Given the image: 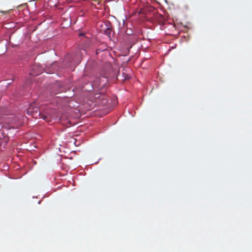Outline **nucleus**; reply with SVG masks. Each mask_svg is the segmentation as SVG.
<instances>
[{
	"label": "nucleus",
	"instance_id": "nucleus-2",
	"mask_svg": "<svg viewBox=\"0 0 252 252\" xmlns=\"http://www.w3.org/2000/svg\"><path fill=\"white\" fill-rule=\"evenodd\" d=\"M39 115L40 116V117L42 119L47 121V122L50 121V118H49L50 116L49 115L41 114L40 113H39Z\"/></svg>",
	"mask_w": 252,
	"mask_h": 252
},
{
	"label": "nucleus",
	"instance_id": "nucleus-5",
	"mask_svg": "<svg viewBox=\"0 0 252 252\" xmlns=\"http://www.w3.org/2000/svg\"><path fill=\"white\" fill-rule=\"evenodd\" d=\"M98 50H97V51H96V53L97 54L98 53Z\"/></svg>",
	"mask_w": 252,
	"mask_h": 252
},
{
	"label": "nucleus",
	"instance_id": "nucleus-3",
	"mask_svg": "<svg viewBox=\"0 0 252 252\" xmlns=\"http://www.w3.org/2000/svg\"><path fill=\"white\" fill-rule=\"evenodd\" d=\"M80 62V61H79L78 62H77V63H75L76 64H78Z\"/></svg>",
	"mask_w": 252,
	"mask_h": 252
},
{
	"label": "nucleus",
	"instance_id": "nucleus-4",
	"mask_svg": "<svg viewBox=\"0 0 252 252\" xmlns=\"http://www.w3.org/2000/svg\"><path fill=\"white\" fill-rule=\"evenodd\" d=\"M107 103V102L106 100L104 102H103L104 104H106Z\"/></svg>",
	"mask_w": 252,
	"mask_h": 252
},
{
	"label": "nucleus",
	"instance_id": "nucleus-1",
	"mask_svg": "<svg viewBox=\"0 0 252 252\" xmlns=\"http://www.w3.org/2000/svg\"><path fill=\"white\" fill-rule=\"evenodd\" d=\"M94 98L98 100H106L107 96L105 94H94Z\"/></svg>",
	"mask_w": 252,
	"mask_h": 252
}]
</instances>
